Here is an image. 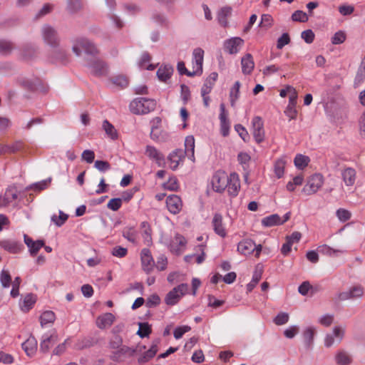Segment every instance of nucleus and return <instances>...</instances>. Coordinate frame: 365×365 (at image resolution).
<instances>
[{
  "instance_id": "37",
  "label": "nucleus",
  "mask_w": 365,
  "mask_h": 365,
  "mask_svg": "<svg viewBox=\"0 0 365 365\" xmlns=\"http://www.w3.org/2000/svg\"><path fill=\"white\" fill-rule=\"evenodd\" d=\"M309 157L302 154L296 155L294 159V165L299 170H303L305 168L309 165Z\"/></svg>"
},
{
  "instance_id": "18",
  "label": "nucleus",
  "mask_w": 365,
  "mask_h": 365,
  "mask_svg": "<svg viewBox=\"0 0 365 365\" xmlns=\"http://www.w3.org/2000/svg\"><path fill=\"white\" fill-rule=\"evenodd\" d=\"M145 153L150 160L155 161L158 166L165 164L164 155L154 146L147 145Z\"/></svg>"
},
{
  "instance_id": "39",
  "label": "nucleus",
  "mask_w": 365,
  "mask_h": 365,
  "mask_svg": "<svg viewBox=\"0 0 365 365\" xmlns=\"http://www.w3.org/2000/svg\"><path fill=\"white\" fill-rule=\"evenodd\" d=\"M262 277V270L261 269H259V266L257 267L251 282L247 284V290L248 292H250L252 291V289L255 287V286L257 284L259 281L261 279Z\"/></svg>"
},
{
  "instance_id": "6",
  "label": "nucleus",
  "mask_w": 365,
  "mask_h": 365,
  "mask_svg": "<svg viewBox=\"0 0 365 365\" xmlns=\"http://www.w3.org/2000/svg\"><path fill=\"white\" fill-rule=\"evenodd\" d=\"M187 284L182 283L174 287L167 294L165 298V303L168 305H175L179 302L180 298L187 292Z\"/></svg>"
},
{
  "instance_id": "2",
  "label": "nucleus",
  "mask_w": 365,
  "mask_h": 365,
  "mask_svg": "<svg viewBox=\"0 0 365 365\" xmlns=\"http://www.w3.org/2000/svg\"><path fill=\"white\" fill-rule=\"evenodd\" d=\"M155 107L156 101L147 98H136L129 105L130 112L135 115L148 114L153 111Z\"/></svg>"
},
{
  "instance_id": "61",
  "label": "nucleus",
  "mask_w": 365,
  "mask_h": 365,
  "mask_svg": "<svg viewBox=\"0 0 365 365\" xmlns=\"http://www.w3.org/2000/svg\"><path fill=\"white\" fill-rule=\"evenodd\" d=\"M235 130L245 142L247 141L250 136L248 132L244 126H242L241 124H237L235 125Z\"/></svg>"
},
{
  "instance_id": "35",
  "label": "nucleus",
  "mask_w": 365,
  "mask_h": 365,
  "mask_svg": "<svg viewBox=\"0 0 365 365\" xmlns=\"http://www.w3.org/2000/svg\"><path fill=\"white\" fill-rule=\"evenodd\" d=\"M36 51L34 46L31 45L24 46L20 53V57L25 60L29 61L36 57Z\"/></svg>"
},
{
  "instance_id": "52",
  "label": "nucleus",
  "mask_w": 365,
  "mask_h": 365,
  "mask_svg": "<svg viewBox=\"0 0 365 365\" xmlns=\"http://www.w3.org/2000/svg\"><path fill=\"white\" fill-rule=\"evenodd\" d=\"M273 22V18L272 15L270 14H262L261 16V21L259 23V26L262 28H264L265 29H267L268 28L271 27Z\"/></svg>"
},
{
  "instance_id": "31",
  "label": "nucleus",
  "mask_w": 365,
  "mask_h": 365,
  "mask_svg": "<svg viewBox=\"0 0 365 365\" xmlns=\"http://www.w3.org/2000/svg\"><path fill=\"white\" fill-rule=\"evenodd\" d=\"M343 180L346 186H352L356 180V171L351 168H347L341 173Z\"/></svg>"
},
{
  "instance_id": "55",
  "label": "nucleus",
  "mask_w": 365,
  "mask_h": 365,
  "mask_svg": "<svg viewBox=\"0 0 365 365\" xmlns=\"http://www.w3.org/2000/svg\"><path fill=\"white\" fill-rule=\"evenodd\" d=\"M111 81L113 84L124 88L128 85V80L124 76H117L112 78Z\"/></svg>"
},
{
  "instance_id": "24",
  "label": "nucleus",
  "mask_w": 365,
  "mask_h": 365,
  "mask_svg": "<svg viewBox=\"0 0 365 365\" xmlns=\"http://www.w3.org/2000/svg\"><path fill=\"white\" fill-rule=\"evenodd\" d=\"M212 223L214 231L217 235L221 237H225L227 235V232L222 224V216L220 214H215Z\"/></svg>"
},
{
  "instance_id": "42",
  "label": "nucleus",
  "mask_w": 365,
  "mask_h": 365,
  "mask_svg": "<svg viewBox=\"0 0 365 365\" xmlns=\"http://www.w3.org/2000/svg\"><path fill=\"white\" fill-rule=\"evenodd\" d=\"M138 325L139 329L137 331V334L140 338H145L148 336L152 331L150 325L147 322H140L138 324Z\"/></svg>"
},
{
  "instance_id": "16",
  "label": "nucleus",
  "mask_w": 365,
  "mask_h": 365,
  "mask_svg": "<svg viewBox=\"0 0 365 365\" xmlns=\"http://www.w3.org/2000/svg\"><path fill=\"white\" fill-rule=\"evenodd\" d=\"M226 188L230 196L235 197L238 195L240 188V182L237 173H232L228 175V183Z\"/></svg>"
},
{
  "instance_id": "20",
  "label": "nucleus",
  "mask_w": 365,
  "mask_h": 365,
  "mask_svg": "<svg viewBox=\"0 0 365 365\" xmlns=\"http://www.w3.org/2000/svg\"><path fill=\"white\" fill-rule=\"evenodd\" d=\"M21 347L28 356L32 357L35 355L37 350V340L34 336H30L24 343H22Z\"/></svg>"
},
{
  "instance_id": "9",
  "label": "nucleus",
  "mask_w": 365,
  "mask_h": 365,
  "mask_svg": "<svg viewBox=\"0 0 365 365\" xmlns=\"http://www.w3.org/2000/svg\"><path fill=\"white\" fill-rule=\"evenodd\" d=\"M44 41L53 48L58 46L59 38L56 31L49 25H44L41 29Z\"/></svg>"
},
{
  "instance_id": "17",
  "label": "nucleus",
  "mask_w": 365,
  "mask_h": 365,
  "mask_svg": "<svg viewBox=\"0 0 365 365\" xmlns=\"http://www.w3.org/2000/svg\"><path fill=\"white\" fill-rule=\"evenodd\" d=\"M166 205L172 214H178L182 207V200L180 197L175 195H169L166 199Z\"/></svg>"
},
{
  "instance_id": "36",
  "label": "nucleus",
  "mask_w": 365,
  "mask_h": 365,
  "mask_svg": "<svg viewBox=\"0 0 365 365\" xmlns=\"http://www.w3.org/2000/svg\"><path fill=\"white\" fill-rule=\"evenodd\" d=\"M173 72V68L169 65L160 66L157 71V76L161 81L165 82L169 79Z\"/></svg>"
},
{
  "instance_id": "26",
  "label": "nucleus",
  "mask_w": 365,
  "mask_h": 365,
  "mask_svg": "<svg viewBox=\"0 0 365 365\" xmlns=\"http://www.w3.org/2000/svg\"><path fill=\"white\" fill-rule=\"evenodd\" d=\"M115 317L111 313H106L96 319V324L100 329H105L111 326L114 322Z\"/></svg>"
},
{
  "instance_id": "60",
  "label": "nucleus",
  "mask_w": 365,
  "mask_h": 365,
  "mask_svg": "<svg viewBox=\"0 0 365 365\" xmlns=\"http://www.w3.org/2000/svg\"><path fill=\"white\" fill-rule=\"evenodd\" d=\"M122 205V199L121 198H113L109 200L108 202L107 207L108 209L113 211L118 210Z\"/></svg>"
},
{
  "instance_id": "34",
  "label": "nucleus",
  "mask_w": 365,
  "mask_h": 365,
  "mask_svg": "<svg viewBox=\"0 0 365 365\" xmlns=\"http://www.w3.org/2000/svg\"><path fill=\"white\" fill-rule=\"evenodd\" d=\"M232 9L229 6L222 7L217 14V21L222 26H227V18L231 15Z\"/></svg>"
},
{
  "instance_id": "56",
  "label": "nucleus",
  "mask_w": 365,
  "mask_h": 365,
  "mask_svg": "<svg viewBox=\"0 0 365 365\" xmlns=\"http://www.w3.org/2000/svg\"><path fill=\"white\" fill-rule=\"evenodd\" d=\"M334 322V314H326L320 317L318 322L324 327H329Z\"/></svg>"
},
{
  "instance_id": "41",
  "label": "nucleus",
  "mask_w": 365,
  "mask_h": 365,
  "mask_svg": "<svg viewBox=\"0 0 365 365\" xmlns=\"http://www.w3.org/2000/svg\"><path fill=\"white\" fill-rule=\"evenodd\" d=\"M55 320V314L52 311H46L40 317V322L42 327L48 324H52Z\"/></svg>"
},
{
  "instance_id": "45",
  "label": "nucleus",
  "mask_w": 365,
  "mask_h": 365,
  "mask_svg": "<svg viewBox=\"0 0 365 365\" xmlns=\"http://www.w3.org/2000/svg\"><path fill=\"white\" fill-rule=\"evenodd\" d=\"M82 8V4L80 0H68L67 10L71 14L76 13Z\"/></svg>"
},
{
  "instance_id": "27",
  "label": "nucleus",
  "mask_w": 365,
  "mask_h": 365,
  "mask_svg": "<svg viewBox=\"0 0 365 365\" xmlns=\"http://www.w3.org/2000/svg\"><path fill=\"white\" fill-rule=\"evenodd\" d=\"M187 244L185 238L181 235H176L170 244L171 249L177 253H180Z\"/></svg>"
},
{
  "instance_id": "4",
  "label": "nucleus",
  "mask_w": 365,
  "mask_h": 365,
  "mask_svg": "<svg viewBox=\"0 0 365 365\" xmlns=\"http://www.w3.org/2000/svg\"><path fill=\"white\" fill-rule=\"evenodd\" d=\"M365 294V287L361 284H354L346 291L339 292L336 295L338 301L360 300Z\"/></svg>"
},
{
  "instance_id": "64",
  "label": "nucleus",
  "mask_w": 365,
  "mask_h": 365,
  "mask_svg": "<svg viewBox=\"0 0 365 365\" xmlns=\"http://www.w3.org/2000/svg\"><path fill=\"white\" fill-rule=\"evenodd\" d=\"M346 39V35L345 34L341 31H339L336 33L334 34V35L333 36V37L331 38V43L333 44H341Z\"/></svg>"
},
{
  "instance_id": "53",
  "label": "nucleus",
  "mask_w": 365,
  "mask_h": 365,
  "mask_svg": "<svg viewBox=\"0 0 365 365\" xmlns=\"http://www.w3.org/2000/svg\"><path fill=\"white\" fill-rule=\"evenodd\" d=\"M292 19L294 21L307 22L309 18L305 12L301 10H297L292 14Z\"/></svg>"
},
{
  "instance_id": "49",
  "label": "nucleus",
  "mask_w": 365,
  "mask_h": 365,
  "mask_svg": "<svg viewBox=\"0 0 365 365\" xmlns=\"http://www.w3.org/2000/svg\"><path fill=\"white\" fill-rule=\"evenodd\" d=\"M0 282L4 288H8L11 285V277L8 271L3 269L0 274Z\"/></svg>"
},
{
  "instance_id": "44",
  "label": "nucleus",
  "mask_w": 365,
  "mask_h": 365,
  "mask_svg": "<svg viewBox=\"0 0 365 365\" xmlns=\"http://www.w3.org/2000/svg\"><path fill=\"white\" fill-rule=\"evenodd\" d=\"M51 181V178H48V179L41 180L40 182H37L30 185L27 189L34 190L36 191H41L46 189Z\"/></svg>"
},
{
  "instance_id": "59",
  "label": "nucleus",
  "mask_w": 365,
  "mask_h": 365,
  "mask_svg": "<svg viewBox=\"0 0 365 365\" xmlns=\"http://www.w3.org/2000/svg\"><path fill=\"white\" fill-rule=\"evenodd\" d=\"M291 41L288 33H284L278 39L277 42V48L282 49L284 46L289 44Z\"/></svg>"
},
{
  "instance_id": "23",
  "label": "nucleus",
  "mask_w": 365,
  "mask_h": 365,
  "mask_svg": "<svg viewBox=\"0 0 365 365\" xmlns=\"http://www.w3.org/2000/svg\"><path fill=\"white\" fill-rule=\"evenodd\" d=\"M220 127H221V133L223 136H227L229 134L230 130V121L227 119V114L225 112V107L223 103H221L220 106Z\"/></svg>"
},
{
  "instance_id": "19",
  "label": "nucleus",
  "mask_w": 365,
  "mask_h": 365,
  "mask_svg": "<svg viewBox=\"0 0 365 365\" xmlns=\"http://www.w3.org/2000/svg\"><path fill=\"white\" fill-rule=\"evenodd\" d=\"M57 341V336L54 334H45L42 336L40 343V351L47 353L50 348Z\"/></svg>"
},
{
  "instance_id": "32",
  "label": "nucleus",
  "mask_w": 365,
  "mask_h": 365,
  "mask_svg": "<svg viewBox=\"0 0 365 365\" xmlns=\"http://www.w3.org/2000/svg\"><path fill=\"white\" fill-rule=\"evenodd\" d=\"M141 235L145 245L149 246L152 244L151 229L148 222H143L140 225Z\"/></svg>"
},
{
  "instance_id": "15",
  "label": "nucleus",
  "mask_w": 365,
  "mask_h": 365,
  "mask_svg": "<svg viewBox=\"0 0 365 365\" xmlns=\"http://www.w3.org/2000/svg\"><path fill=\"white\" fill-rule=\"evenodd\" d=\"M244 41L240 37H232L227 39L224 43L225 50L230 54L239 52L240 48L243 45Z\"/></svg>"
},
{
  "instance_id": "11",
  "label": "nucleus",
  "mask_w": 365,
  "mask_h": 365,
  "mask_svg": "<svg viewBox=\"0 0 365 365\" xmlns=\"http://www.w3.org/2000/svg\"><path fill=\"white\" fill-rule=\"evenodd\" d=\"M252 133L257 143L263 141L264 130L262 119L259 116H255L252 120Z\"/></svg>"
},
{
  "instance_id": "47",
  "label": "nucleus",
  "mask_w": 365,
  "mask_h": 365,
  "mask_svg": "<svg viewBox=\"0 0 365 365\" xmlns=\"http://www.w3.org/2000/svg\"><path fill=\"white\" fill-rule=\"evenodd\" d=\"M286 161L284 159H279L275 162V177L280 178L283 176L284 173V167Z\"/></svg>"
},
{
  "instance_id": "29",
  "label": "nucleus",
  "mask_w": 365,
  "mask_h": 365,
  "mask_svg": "<svg viewBox=\"0 0 365 365\" xmlns=\"http://www.w3.org/2000/svg\"><path fill=\"white\" fill-rule=\"evenodd\" d=\"M334 359L336 364L338 365H349L352 361L350 354L344 350L337 351Z\"/></svg>"
},
{
  "instance_id": "1",
  "label": "nucleus",
  "mask_w": 365,
  "mask_h": 365,
  "mask_svg": "<svg viewBox=\"0 0 365 365\" xmlns=\"http://www.w3.org/2000/svg\"><path fill=\"white\" fill-rule=\"evenodd\" d=\"M195 138L192 135H188L185 140V150L175 149L171 152L168 160L170 163V168L173 170H175L180 164L182 163L185 155L191 160L195 161Z\"/></svg>"
},
{
  "instance_id": "46",
  "label": "nucleus",
  "mask_w": 365,
  "mask_h": 365,
  "mask_svg": "<svg viewBox=\"0 0 365 365\" xmlns=\"http://www.w3.org/2000/svg\"><path fill=\"white\" fill-rule=\"evenodd\" d=\"M345 334V329L340 326H335L332 329L331 335H334L336 344H339L343 339Z\"/></svg>"
},
{
  "instance_id": "10",
  "label": "nucleus",
  "mask_w": 365,
  "mask_h": 365,
  "mask_svg": "<svg viewBox=\"0 0 365 365\" xmlns=\"http://www.w3.org/2000/svg\"><path fill=\"white\" fill-rule=\"evenodd\" d=\"M86 66L90 69L91 73L96 76H105L108 73L107 65L100 59L88 61Z\"/></svg>"
},
{
  "instance_id": "21",
  "label": "nucleus",
  "mask_w": 365,
  "mask_h": 365,
  "mask_svg": "<svg viewBox=\"0 0 365 365\" xmlns=\"http://www.w3.org/2000/svg\"><path fill=\"white\" fill-rule=\"evenodd\" d=\"M0 246L13 254L21 252L24 249V245L21 242L12 240L1 241Z\"/></svg>"
},
{
  "instance_id": "50",
  "label": "nucleus",
  "mask_w": 365,
  "mask_h": 365,
  "mask_svg": "<svg viewBox=\"0 0 365 365\" xmlns=\"http://www.w3.org/2000/svg\"><path fill=\"white\" fill-rule=\"evenodd\" d=\"M68 217V215L67 214H65L61 210H59V216L57 217L56 215H53L51 217V221L53 222L54 224L56 225H57L58 227H61L66 222Z\"/></svg>"
},
{
  "instance_id": "5",
  "label": "nucleus",
  "mask_w": 365,
  "mask_h": 365,
  "mask_svg": "<svg viewBox=\"0 0 365 365\" xmlns=\"http://www.w3.org/2000/svg\"><path fill=\"white\" fill-rule=\"evenodd\" d=\"M324 178L319 173H315L310 176L302 189V192L307 195L316 193L323 185Z\"/></svg>"
},
{
  "instance_id": "58",
  "label": "nucleus",
  "mask_w": 365,
  "mask_h": 365,
  "mask_svg": "<svg viewBox=\"0 0 365 365\" xmlns=\"http://www.w3.org/2000/svg\"><path fill=\"white\" fill-rule=\"evenodd\" d=\"M289 319V315L287 312H279L275 316V324L283 325L288 322Z\"/></svg>"
},
{
  "instance_id": "40",
  "label": "nucleus",
  "mask_w": 365,
  "mask_h": 365,
  "mask_svg": "<svg viewBox=\"0 0 365 365\" xmlns=\"http://www.w3.org/2000/svg\"><path fill=\"white\" fill-rule=\"evenodd\" d=\"M103 128L105 130L106 133L108 135V136L110 137L112 140L117 139V130L108 120H105L103 122Z\"/></svg>"
},
{
  "instance_id": "14",
  "label": "nucleus",
  "mask_w": 365,
  "mask_h": 365,
  "mask_svg": "<svg viewBox=\"0 0 365 365\" xmlns=\"http://www.w3.org/2000/svg\"><path fill=\"white\" fill-rule=\"evenodd\" d=\"M18 197V190L15 186L6 188L4 195H0V207H6Z\"/></svg>"
},
{
  "instance_id": "57",
  "label": "nucleus",
  "mask_w": 365,
  "mask_h": 365,
  "mask_svg": "<svg viewBox=\"0 0 365 365\" xmlns=\"http://www.w3.org/2000/svg\"><path fill=\"white\" fill-rule=\"evenodd\" d=\"M177 68H178V72L181 75H186V76H190V77H192V76H197L196 74V71H195L194 70L192 71H189L186 68V67L185 66V63L182 61H180V62L178 63Z\"/></svg>"
},
{
  "instance_id": "3",
  "label": "nucleus",
  "mask_w": 365,
  "mask_h": 365,
  "mask_svg": "<svg viewBox=\"0 0 365 365\" xmlns=\"http://www.w3.org/2000/svg\"><path fill=\"white\" fill-rule=\"evenodd\" d=\"M72 50L77 56L81 55L82 51L93 57L98 53L96 45L91 40L85 37L76 38L73 42Z\"/></svg>"
},
{
  "instance_id": "38",
  "label": "nucleus",
  "mask_w": 365,
  "mask_h": 365,
  "mask_svg": "<svg viewBox=\"0 0 365 365\" xmlns=\"http://www.w3.org/2000/svg\"><path fill=\"white\" fill-rule=\"evenodd\" d=\"M241 83L240 81H236L230 91V101L232 107L235 106L236 101L240 97V88Z\"/></svg>"
},
{
  "instance_id": "43",
  "label": "nucleus",
  "mask_w": 365,
  "mask_h": 365,
  "mask_svg": "<svg viewBox=\"0 0 365 365\" xmlns=\"http://www.w3.org/2000/svg\"><path fill=\"white\" fill-rule=\"evenodd\" d=\"M150 56L148 53L145 52L142 54L140 61H139V66L140 68H145L148 70H153L154 66L152 64L148 65V63L150 61Z\"/></svg>"
},
{
  "instance_id": "22",
  "label": "nucleus",
  "mask_w": 365,
  "mask_h": 365,
  "mask_svg": "<svg viewBox=\"0 0 365 365\" xmlns=\"http://www.w3.org/2000/svg\"><path fill=\"white\" fill-rule=\"evenodd\" d=\"M160 343V341L159 339H156L155 340L150 348L146 351L145 352L143 353V354H142L138 359V361L139 364H144V363H146L148 361H149L151 359H153L156 353L158 352V344Z\"/></svg>"
},
{
  "instance_id": "30",
  "label": "nucleus",
  "mask_w": 365,
  "mask_h": 365,
  "mask_svg": "<svg viewBox=\"0 0 365 365\" xmlns=\"http://www.w3.org/2000/svg\"><path fill=\"white\" fill-rule=\"evenodd\" d=\"M36 302V296L34 294H27L21 302H20L21 309L23 312H29Z\"/></svg>"
},
{
  "instance_id": "54",
  "label": "nucleus",
  "mask_w": 365,
  "mask_h": 365,
  "mask_svg": "<svg viewBox=\"0 0 365 365\" xmlns=\"http://www.w3.org/2000/svg\"><path fill=\"white\" fill-rule=\"evenodd\" d=\"M44 246L43 240H36L33 242L31 245L29 246V250L31 256H35L39 250Z\"/></svg>"
},
{
  "instance_id": "12",
  "label": "nucleus",
  "mask_w": 365,
  "mask_h": 365,
  "mask_svg": "<svg viewBox=\"0 0 365 365\" xmlns=\"http://www.w3.org/2000/svg\"><path fill=\"white\" fill-rule=\"evenodd\" d=\"M204 58V51L200 48H197L192 52V66L196 74L201 75L202 73V63Z\"/></svg>"
},
{
  "instance_id": "63",
  "label": "nucleus",
  "mask_w": 365,
  "mask_h": 365,
  "mask_svg": "<svg viewBox=\"0 0 365 365\" xmlns=\"http://www.w3.org/2000/svg\"><path fill=\"white\" fill-rule=\"evenodd\" d=\"M94 167L100 172H105L110 169V165L109 163L104 160L95 161Z\"/></svg>"
},
{
  "instance_id": "51",
  "label": "nucleus",
  "mask_w": 365,
  "mask_h": 365,
  "mask_svg": "<svg viewBox=\"0 0 365 365\" xmlns=\"http://www.w3.org/2000/svg\"><path fill=\"white\" fill-rule=\"evenodd\" d=\"M13 49L12 43L6 40H0V54L8 55Z\"/></svg>"
},
{
  "instance_id": "33",
  "label": "nucleus",
  "mask_w": 365,
  "mask_h": 365,
  "mask_svg": "<svg viewBox=\"0 0 365 365\" xmlns=\"http://www.w3.org/2000/svg\"><path fill=\"white\" fill-rule=\"evenodd\" d=\"M317 252H319L322 255L332 257L337 255V254L339 253H344L345 250L342 249H334L329 247V245L324 244L318 246Z\"/></svg>"
},
{
  "instance_id": "25",
  "label": "nucleus",
  "mask_w": 365,
  "mask_h": 365,
  "mask_svg": "<svg viewBox=\"0 0 365 365\" xmlns=\"http://www.w3.org/2000/svg\"><path fill=\"white\" fill-rule=\"evenodd\" d=\"M242 71L245 75L250 74L254 69L255 63L250 53L245 54L241 59Z\"/></svg>"
},
{
  "instance_id": "13",
  "label": "nucleus",
  "mask_w": 365,
  "mask_h": 365,
  "mask_svg": "<svg viewBox=\"0 0 365 365\" xmlns=\"http://www.w3.org/2000/svg\"><path fill=\"white\" fill-rule=\"evenodd\" d=\"M140 258L143 270L147 273H150L155 266V262L150 251L147 248L143 249L140 253Z\"/></svg>"
},
{
  "instance_id": "62",
  "label": "nucleus",
  "mask_w": 365,
  "mask_h": 365,
  "mask_svg": "<svg viewBox=\"0 0 365 365\" xmlns=\"http://www.w3.org/2000/svg\"><path fill=\"white\" fill-rule=\"evenodd\" d=\"M168 264V259L167 257L161 255L158 257L157 262L155 264V266L156 268L160 270L163 271L166 269Z\"/></svg>"
},
{
  "instance_id": "48",
  "label": "nucleus",
  "mask_w": 365,
  "mask_h": 365,
  "mask_svg": "<svg viewBox=\"0 0 365 365\" xmlns=\"http://www.w3.org/2000/svg\"><path fill=\"white\" fill-rule=\"evenodd\" d=\"M134 350L128 347V346H121L117 351H115L114 354H113V359L114 360H119L120 356L122 355H125V354H129V355H132L133 353H134Z\"/></svg>"
},
{
  "instance_id": "28",
  "label": "nucleus",
  "mask_w": 365,
  "mask_h": 365,
  "mask_svg": "<svg viewBox=\"0 0 365 365\" xmlns=\"http://www.w3.org/2000/svg\"><path fill=\"white\" fill-rule=\"evenodd\" d=\"M315 331L316 329L313 327H307L303 331L304 342L307 349H310L312 347Z\"/></svg>"
},
{
  "instance_id": "7",
  "label": "nucleus",
  "mask_w": 365,
  "mask_h": 365,
  "mask_svg": "<svg viewBox=\"0 0 365 365\" xmlns=\"http://www.w3.org/2000/svg\"><path fill=\"white\" fill-rule=\"evenodd\" d=\"M211 183L213 190L217 192H222L228 183V175L222 170H217L212 177Z\"/></svg>"
},
{
  "instance_id": "8",
  "label": "nucleus",
  "mask_w": 365,
  "mask_h": 365,
  "mask_svg": "<svg viewBox=\"0 0 365 365\" xmlns=\"http://www.w3.org/2000/svg\"><path fill=\"white\" fill-rule=\"evenodd\" d=\"M262 246L257 245L252 240H244L239 242L237 245V250L239 252L244 255H249L255 252V256H259L261 252Z\"/></svg>"
}]
</instances>
